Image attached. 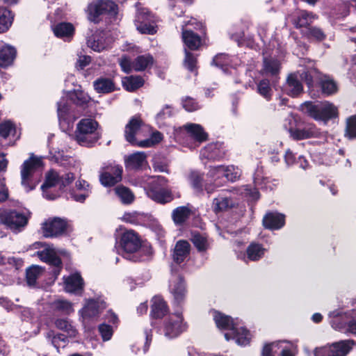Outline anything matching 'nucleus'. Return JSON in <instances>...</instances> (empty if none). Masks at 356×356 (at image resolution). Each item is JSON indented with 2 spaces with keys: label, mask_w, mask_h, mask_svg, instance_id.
<instances>
[{
  "label": "nucleus",
  "mask_w": 356,
  "mask_h": 356,
  "mask_svg": "<svg viewBox=\"0 0 356 356\" xmlns=\"http://www.w3.org/2000/svg\"><path fill=\"white\" fill-rule=\"evenodd\" d=\"M173 114V109L171 106L166 105L162 110L156 115V120L159 126L165 124V120L170 118Z\"/></svg>",
  "instance_id": "nucleus-58"
},
{
  "label": "nucleus",
  "mask_w": 356,
  "mask_h": 356,
  "mask_svg": "<svg viewBox=\"0 0 356 356\" xmlns=\"http://www.w3.org/2000/svg\"><path fill=\"white\" fill-rule=\"evenodd\" d=\"M16 54L13 47L6 46L0 50V67H6L13 63Z\"/></svg>",
  "instance_id": "nucleus-43"
},
{
  "label": "nucleus",
  "mask_w": 356,
  "mask_h": 356,
  "mask_svg": "<svg viewBox=\"0 0 356 356\" xmlns=\"http://www.w3.org/2000/svg\"><path fill=\"white\" fill-rule=\"evenodd\" d=\"M210 314L216 326L227 332L225 333L227 341L234 339L239 346H246L251 339L250 332L243 326V323L238 318L232 319L216 310L211 311Z\"/></svg>",
  "instance_id": "nucleus-1"
},
{
  "label": "nucleus",
  "mask_w": 356,
  "mask_h": 356,
  "mask_svg": "<svg viewBox=\"0 0 356 356\" xmlns=\"http://www.w3.org/2000/svg\"><path fill=\"white\" fill-rule=\"evenodd\" d=\"M154 58L150 54L138 56L134 61L131 62L127 57L124 56L120 60L122 70L129 73L132 70L143 71L153 65Z\"/></svg>",
  "instance_id": "nucleus-16"
},
{
  "label": "nucleus",
  "mask_w": 356,
  "mask_h": 356,
  "mask_svg": "<svg viewBox=\"0 0 356 356\" xmlns=\"http://www.w3.org/2000/svg\"><path fill=\"white\" fill-rule=\"evenodd\" d=\"M161 140L162 134L159 131H155L152 133L149 138L140 140L138 143V146L140 147H149L159 143Z\"/></svg>",
  "instance_id": "nucleus-55"
},
{
  "label": "nucleus",
  "mask_w": 356,
  "mask_h": 356,
  "mask_svg": "<svg viewBox=\"0 0 356 356\" xmlns=\"http://www.w3.org/2000/svg\"><path fill=\"white\" fill-rule=\"evenodd\" d=\"M213 63L216 66L221 67L226 72L227 68H224V67L230 65V58L225 54H218L213 58Z\"/></svg>",
  "instance_id": "nucleus-60"
},
{
  "label": "nucleus",
  "mask_w": 356,
  "mask_h": 356,
  "mask_svg": "<svg viewBox=\"0 0 356 356\" xmlns=\"http://www.w3.org/2000/svg\"><path fill=\"white\" fill-rule=\"evenodd\" d=\"M356 343L353 339L341 340L331 344L333 356H346Z\"/></svg>",
  "instance_id": "nucleus-35"
},
{
  "label": "nucleus",
  "mask_w": 356,
  "mask_h": 356,
  "mask_svg": "<svg viewBox=\"0 0 356 356\" xmlns=\"http://www.w3.org/2000/svg\"><path fill=\"white\" fill-rule=\"evenodd\" d=\"M116 195L124 204H129L134 200V195L131 191L124 186H119L115 188Z\"/></svg>",
  "instance_id": "nucleus-52"
},
{
  "label": "nucleus",
  "mask_w": 356,
  "mask_h": 356,
  "mask_svg": "<svg viewBox=\"0 0 356 356\" xmlns=\"http://www.w3.org/2000/svg\"><path fill=\"white\" fill-rule=\"evenodd\" d=\"M143 215L138 212L126 213L124 214L122 219L124 221L131 223L138 224L142 219Z\"/></svg>",
  "instance_id": "nucleus-63"
},
{
  "label": "nucleus",
  "mask_w": 356,
  "mask_h": 356,
  "mask_svg": "<svg viewBox=\"0 0 356 356\" xmlns=\"http://www.w3.org/2000/svg\"><path fill=\"white\" fill-rule=\"evenodd\" d=\"M151 316L154 318H160L164 316L168 312V307L164 300L155 296L152 299Z\"/></svg>",
  "instance_id": "nucleus-34"
},
{
  "label": "nucleus",
  "mask_w": 356,
  "mask_h": 356,
  "mask_svg": "<svg viewBox=\"0 0 356 356\" xmlns=\"http://www.w3.org/2000/svg\"><path fill=\"white\" fill-rule=\"evenodd\" d=\"M188 25L195 26V29L202 28V25L195 19L184 22L182 25V39L185 45L191 50H197L202 45V40L197 33L186 28Z\"/></svg>",
  "instance_id": "nucleus-17"
},
{
  "label": "nucleus",
  "mask_w": 356,
  "mask_h": 356,
  "mask_svg": "<svg viewBox=\"0 0 356 356\" xmlns=\"http://www.w3.org/2000/svg\"><path fill=\"white\" fill-rule=\"evenodd\" d=\"M263 225L269 229H280L285 225V216L277 212L268 213L263 218Z\"/></svg>",
  "instance_id": "nucleus-28"
},
{
  "label": "nucleus",
  "mask_w": 356,
  "mask_h": 356,
  "mask_svg": "<svg viewBox=\"0 0 356 356\" xmlns=\"http://www.w3.org/2000/svg\"><path fill=\"white\" fill-rule=\"evenodd\" d=\"M51 308L64 314H70L74 312L72 303L64 299H57L52 302Z\"/></svg>",
  "instance_id": "nucleus-47"
},
{
  "label": "nucleus",
  "mask_w": 356,
  "mask_h": 356,
  "mask_svg": "<svg viewBox=\"0 0 356 356\" xmlns=\"http://www.w3.org/2000/svg\"><path fill=\"white\" fill-rule=\"evenodd\" d=\"M122 168L118 165L107 166L100 175L99 180L104 186H111L122 180Z\"/></svg>",
  "instance_id": "nucleus-23"
},
{
  "label": "nucleus",
  "mask_w": 356,
  "mask_h": 356,
  "mask_svg": "<svg viewBox=\"0 0 356 356\" xmlns=\"http://www.w3.org/2000/svg\"><path fill=\"white\" fill-rule=\"evenodd\" d=\"M87 45L93 51L100 52L108 47L109 42L106 40L105 33L96 31L87 37Z\"/></svg>",
  "instance_id": "nucleus-27"
},
{
  "label": "nucleus",
  "mask_w": 356,
  "mask_h": 356,
  "mask_svg": "<svg viewBox=\"0 0 356 356\" xmlns=\"http://www.w3.org/2000/svg\"><path fill=\"white\" fill-rule=\"evenodd\" d=\"M70 230L67 222L60 218H48L41 224L42 234L46 238L58 237Z\"/></svg>",
  "instance_id": "nucleus-14"
},
{
  "label": "nucleus",
  "mask_w": 356,
  "mask_h": 356,
  "mask_svg": "<svg viewBox=\"0 0 356 356\" xmlns=\"http://www.w3.org/2000/svg\"><path fill=\"white\" fill-rule=\"evenodd\" d=\"M33 248L42 249L37 252L38 257L43 261L54 266V274L57 277L61 269V260L59 255L67 254L65 251L57 252L52 245L43 243L42 242H36L33 244Z\"/></svg>",
  "instance_id": "nucleus-7"
},
{
  "label": "nucleus",
  "mask_w": 356,
  "mask_h": 356,
  "mask_svg": "<svg viewBox=\"0 0 356 356\" xmlns=\"http://www.w3.org/2000/svg\"><path fill=\"white\" fill-rule=\"evenodd\" d=\"M344 136L349 140L356 139V114L346 119Z\"/></svg>",
  "instance_id": "nucleus-50"
},
{
  "label": "nucleus",
  "mask_w": 356,
  "mask_h": 356,
  "mask_svg": "<svg viewBox=\"0 0 356 356\" xmlns=\"http://www.w3.org/2000/svg\"><path fill=\"white\" fill-rule=\"evenodd\" d=\"M278 351L280 352V356H295L297 350L293 343L280 341L265 346L263 348L262 356H273Z\"/></svg>",
  "instance_id": "nucleus-20"
},
{
  "label": "nucleus",
  "mask_w": 356,
  "mask_h": 356,
  "mask_svg": "<svg viewBox=\"0 0 356 356\" xmlns=\"http://www.w3.org/2000/svg\"><path fill=\"white\" fill-rule=\"evenodd\" d=\"M15 131V127L10 121H6L0 124V135L4 138L13 136Z\"/></svg>",
  "instance_id": "nucleus-57"
},
{
  "label": "nucleus",
  "mask_w": 356,
  "mask_h": 356,
  "mask_svg": "<svg viewBox=\"0 0 356 356\" xmlns=\"http://www.w3.org/2000/svg\"><path fill=\"white\" fill-rule=\"evenodd\" d=\"M105 308V303L101 300H88L84 307L81 311L83 318H93Z\"/></svg>",
  "instance_id": "nucleus-30"
},
{
  "label": "nucleus",
  "mask_w": 356,
  "mask_h": 356,
  "mask_svg": "<svg viewBox=\"0 0 356 356\" xmlns=\"http://www.w3.org/2000/svg\"><path fill=\"white\" fill-rule=\"evenodd\" d=\"M57 114L60 126L63 129L72 127L76 117L70 111V106L65 97H62L57 103Z\"/></svg>",
  "instance_id": "nucleus-21"
},
{
  "label": "nucleus",
  "mask_w": 356,
  "mask_h": 356,
  "mask_svg": "<svg viewBox=\"0 0 356 356\" xmlns=\"http://www.w3.org/2000/svg\"><path fill=\"white\" fill-rule=\"evenodd\" d=\"M42 273V269L38 266H33L29 268L26 271L27 284L31 286H35L37 280L40 277Z\"/></svg>",
  "instance_id": "nucleus-51"
},
{
  "label": "nucleus",
  "mask_w": 356,
  "mask_h": 356,
  "mask_svg": "<svg viewBox=\"0 0 356 356\" xmlns=\"http://www.w3.org/2000/svg\"><path fill=\"white\" fill-rule=\"evenodd\" d=\"M280 70V63L275 58H265L264 59V65L262 73L266 75L275 76L277 74Z\"/></svg>",
  "instance_id": "nucleus-44"
},
{
  "label": "nucleus",
  "mask_w": 356,
  "mask_h": 356,
  "mask_svg": "<svg viewBox=\"0 0 356 356\" xmlns=\"http://www.w3.org/2000/svg\"><path fill=\"white\" fill-rule=\"evenodd\" d=\"M42 167L41 158L31 155L21 166V183L26 191L33 190L40 181Z\"/></svg>",
  "instance_id": "nucleus-4"
},
{
  "label": "nucleus",
  "mask_w": 356,
  "mask_h": 356,
  "mask_svg": "<svg viewBox=\"0 0 356 356\" xmlns=\"http://www.w3.org/2000/svg\"><path fill=\"white\" fill-rule=\"evenodd\" d=\"M284 127L288 129L291 137L294 140H305L309 138L312 136L310 123H305V121L293 114H290L286 118Z\"/></svg>",
  "instance_id": "nucleus-9"
},
{
  "label": "nucleus",
  "mask_w": 356,
  "mask_h": 356,
  "mask_svg": "<svg viewBox=\"0 0 356 356\" xmlns=\"http://www.w3.org/2000/svg\"><path fill=\"white\" fill-rule=\"evenodd\" d=\"M101 136L99 123L91 118L81 119L77 123L74 134L75 141L86 147L94 146Z\"/></svg>",
  "instance_id": "nucleus-3"
},
{
  "label": "nucleus",
  "mask_w": 356,
  "mask_h": 356,
  "mask_svg": "<svg viewBox=\"0 0 356 356\" xmlns=\"http://www.w3.org/2000/svg\"><path fill=\"white\" fill-rule=\"evenodd\" d=\"M233 205V202L227 197L219 195L213 201L212 208L215 213L223 211Z\"/></svg>",
  "instance_id": "nucleus-48"
},
{
  "label": "nucleus",
  "mask_w": 356,
  "mask_h": 356,
  "mask_svg": "<svg viewBox=\"0 0 356 356\" xmlns=\"http://www.w3.org/2000/svg\"><path fill=\"white\" fill-rule=\"evenodd\" d=\"M311 19L312 17L308 13L301 12L296 22V26L301 29L302 34L308 37L312 35V28L310 26Z\"/></svg>",
  "instance_id": "nucleus-45"
},
{
  "label": "nucleus",
  "mask_w": 356,
  "mask_h": 356,
  "mask_svg": "<svg viewBox=\"0 0 356 356\" xmlns=\"http://www.w3.org/2000/svg\"><path fill=\"white\" fill-rule=\"evenodd\" d=\"M126 168L131 170H138L145 168L147 162V156L144 152H136L124 159Z\"/></svg>",
  "instance_id": "nucleus-31"
},
{
  "label": "nucleus",
  "mask_w": 356,
  "mask_h": 356,
  "mask_svg": "<svg viewBox=\"0 0 356 356\" xmlns=\"http://www.w3.org/2000/svg\"><path fill=\"white\" fill-rule=\"evenodd\" d=\"M55 327L66 333L68 337L74 338L78 334V331L73 325L72 321L67 318H58L54 321Z\"/></svg>",
  "instance_id": "nucleus-36"
},
{
  "label": "nucleus",
  "mask_w": 356,
  "mask_h": 356,
  "mask_svg": "<svg viewBox=\"0 0 356 356\" xmlns=\"http://www.w3.org/2000/svg\"><path fill=\"white\" fill-rule=\"evenodd\" d=\"M314 89L323 97L334 95L339 90L338 85L332 76L313 66V90Z\"/></svg>",
  "instance_id": "nucleus-8"
},
{
  "label": "nucleus",
  "mask_w": 356,
  "mask_h": 356,
  "mask_svg": "<svg viewBox=\"0 0 356 356\" xmlns=\"http://www.w3.org/2000/svg\"><path fill=\"white\" fill-rule=\"evenodd\" d=\"M225 178L227 181H235L241 176V170L234 165L225 166Z\"/></svg>",
  "instance_id": "nucleus-56"
},
{
  "label": "nucleus",
  "mask_w": 356,
  "mask_h": 356,
  "mask_svg": "<svg viewBox=\"0 0 356 356\" xmlns=\"http://www.w3.org/2000/svg\"><path fill=\"white\" fill-rule=\"evenodd\" d=\"M117 250L123 257L134 261L147 260L152 254L151 248L142 245L139 236L133 230H127L122 234Z\"/></svg>",
  "instance_id": "nucleus-2"
},
{
  "label": "nucleus",
  "mask_w": 356,
  "mask_h": 356,
  "mask_svg": "<svg viewBox=\"0 0 356 356\" xmlns=\"http://www.w3.org/2000/svg\"><path fill=\"white\" fill-rule=\"evenodd\" d=\"M117 10V5L111 0H97L88 5L86 13L89 21L98 23L101 15L104 14L115 15Z\"/></svg>",
  "instance_id": "nucleus-10"
},
{
  "label": "nucleus",
  "mask_w": 356,
  "mask_h": 356,
  "mask_svg": "<svg viewBox=\"0 0 356 356\" xmlns=\"http://www.w3.org/2000/svg\"><path fill=\"white\" fill-rule=\"evenodd\" d=\"M192 241L198 251L203 252L208 248V242L205 237L200 234H193Z\"/></svg>",
  "instance_id": "nucleus-59"
},
{
  "label": "nucleus",
  "mask_w": 356,
  "mask_h": 356,
  "mask_svg": "<svg viewBox=\"0 0 356 356\" xmlns=\"http://www.w3.org/2000/svg\"><path fill=\"white\" fill-rule=\"evenodd\" d=\"M54 35L65 41L72 39L74 33V28L70 23L62 22L52 27Z\"/></svg>",
  "instance_id": "nucleus-33"
},
{
  "label": "nucleus",
  "mask_w": 356,
  "mask_h": 356,
  "mask_svg": "<svg viewBox=\"0 0 356 356\" xmlns=\"http://www.w3.org/2000/svg\"><path fill=\"white\" fill-rule=\"evenodd\" d=\"M191 213V209L188 206H182L173 210L172 217L175 224L181 225L190 217Z\"/></svg>",
  "instance_id": "nucleus-41"
},
{
  "label": "nucleus",
  "mask_w": 356,
  "mask_h": 356,
  "mask_svg": "<svg viewBox=\"0 0 356 356\" xmlns=\"http://www.w3.org/2000/svg\"><path fill=\"white\" fill-rule=\"evenodd\" d=\"M337 106L329 101H317L313 104V120L327 124L329 121L339 118Z\"/></svg>",
  "instance_id": "nucleus-11"
},
{
  "label": "nucleus",
  "mask_w": 356,
  "mask_h": 356,
  "mask_svg": "<svg viewBox=\"0 0 356 356\" xmlns=\"http://www.w3.org/2000/svg\"><path fill=\"white\" fill-rule=\"evenodd\" d=\"M122 83L127 90L134 91L143 85L144 80L139 76H130L125 77L122 80Z\"/></svg>",
  "instance_id": "nucleus-49"
},
{
  "label": "nucleus",
  "mask_w": 356,
  "mask_h": 356,
  "mask_svg": "<svg viewBox=\"0 0 356 356\" xmlns=\"http://www.w3.org/2000/svg\"><path fill=\"white\" fill-rule=\"evenodd\" d=\"M266 249L258 243H250L246 249V254H243V259L248 261H257L264 257Z\"/></svg>",
  "instance_id": "nucleus-32"
},
{
  "label": "nucleus",
  "mask_w": 356,
  "mask_h": 356,
  "mask_svg": "<svg viewBox=\"0 0 356 356\" xmlns=\"http://www.w3.org/2000/svg\"><path fill=\"white\" fill-rule=\"evenodd\" d=\"M144 129L141 120L138 118H132L125 127L126 140L134 145H138L140 142L138 137L140 136V132Z\"/></svg>",
  "instance_id": "nucleus-26"
},
{
  "label": "nucleus",
  "mask_w": 356,
  "mask_h": 356,
  "mask_svg": "<svg viewBox=\"0 0 356 356\" xmlns=\"http://www.w3.org/2000/svg\"><path fill=\"white\" fill-rule=\"evenodd\" d=\"M0 222L13 232H19L26 225L28 217L16 210L0 209Z\"/></svg>",
  "instance_id": "nucleus-12"
},
{
  "label": "nucleus",
  "mask_w": 356,
  "mask_h": 356,
  "mask_svg": "<svg viewBox=\"0 0 356 356\" xmlns=\"http://www.w3.org/2000/svg\"><path fill=\"white\" fill-rule=\"evenodd\" d=\"M44 337L47 342L56 349L61 346L64 347L67 342V337L63 334L56 332L53 330H47L44 334Z\"/></svg>",
  "instance_id": "nucleus-39"
},
{
  "label": "nucleus",
  "mask_w": 356,
  "mask_h": 356,
  "mask_svg": "<svg viewBox=\"0 0 356 356\" xmlns=\"http://www.w3.org/2000/svg\"><path fill=\"white\" fill-rule=\"evenodd\" d=\"M64 289L66 292L81 294L83 291L84 282L79 273L63 277Z\"/></svg>",
  "instance_id": "nucleus-25"
},
{
  "label": "nucleus",
  "mask_w": 356,
  "mask_h": 356,
  "mask_svg": "<svg viewBox=\"0 0 356 356\" xmlns=\"http://www.w3.org/2000/svg\"><path fill=\"white\" fill-rule=\"evenodd\" d=\"M174 135L175 139L179 142H181L185 136H188L198 143L205 141L208 136L200 124L194 123H188L183 127L175 128Z\"/></svg>",
  "instance_id": "nucleus-13"
},
{
  "label": "nucleus",
  "mask_w": 356,
  "mask_h": 356,
  "mask_svg": "<svg viewBox=\"0 0 356 356\" xmlns=\"http://www.w3.org/2000/svg\"><path fill=\"white\" fill-rule=\"evenodd\" d=\"M350 4L348 1H339L334 6V14L337 18H343L350 14Z\"/></svg>",
  "instance_id": "nucleus-53"
},
{
  "label": "nucleus",
  "mask_w": 356,
  "mask_h": 356,
  "mask_svg": "<svg viewBox=\"0 0 356 356\" xmlns=\"http://www.w3.org/2000/svg\"><path fill=\"white\" fill-rule=\"evenodd\" d=\"M184 65L191 72H193L196 67V58L187 49H185Z\"/></svg>",
  "instance_id": "nucleus-62"
},
{
  "label": "nucleus",
  "mask_w": 356,
  "mask_h": 356,
  "mask_svg": "<svg viewBox=\"0 0 356 356\" xmlns=\"http://www.w3.org/2000/svg\"><path fill=\"white\" fill-rule=\"evenodd\" d=\"M257 91L259 95L266 99H270L272 96V89L270 86L269 81L267 79L261 81L257 86Z\"/></svg>",
  "instance_id": "nucleus-54"
},
{
  "label": "nucleus",
  "mask_w": 356,
  "mask_h": 356,
  "mask_svg": "<svg viewBox=\"0 0 356 356\" xmlns=\"http://www.w3.org/2000/svg\"><path fill=\"white\" fill-rule=\"evenodd\" d=\"M79 86H74L72 90L65 91L66 96L69 97L75 104L84 106L90 102V97L80 88Z\"/></svg>",
  "instance_id": "nucleus-29"
},
{
  "label": "nucleus",
  "mask_w": 356,
  "mask_h": 356,
  "mask_svg": "<svg viewBox=\"0 0 356 356\" xmlns=\"http://www.w3.org/2000/svg\"><path fill=\"white\" fill-rule=\"evenodd\" d=\"M74 179L71 172L61 173L50 170L46 175L45 182L42 185L43 196L47 200H54L58 195L53 193V188L58 186L61 190L69 185Z\"/></svg>",
  "instance_id": "nucleus-6"
},
{
  "label": "nucleus",
  "mask_w": 356,
  "mask_h": 356,
  "mask_svg": "<svg viewBox=\"0 0 356 356\" xmlns=\"http://www.w3.org/2000/svg\"><path fill=\"white\" fill-rule=\"evenodd\" d=\"M182 106L186 111L192 112L199 108L198 103L191 97H186L182 100Z\"/></svg>",
  "instance_id": "nucleus-64"
},
{
  "label": "nucleus",
  "mask_w": 356,
  "mask_h": 356,
  "mask_svg": "<svg viewBox=\"0 0 356 356\" xmlns=\"http://www.w3.org/2000/svg\"><path fill=\"white\" fill-rule=\"evenodd\" d=\"M190 245L186 241H179L176 243L172 254L173 260L177 264H181L188 256Z\"/></svg>",
  "instance_id": "nucleus-37"
},
{
  "label": "nucleus",
  "mask_w": 356,
  "mask_h": 356,
  "mask_svg": "<svg viewBox=\"0 0 356 356\" xmlns=\"http://www.w3.org/2000/svg\"><path fill=\"white\" fill-rule=\"evenodd\" d=\"M225 165L210 167L207 176L211 179L217 186H220L225 182Z\"/></svg>",
  "instance_id": "nucleus-40"
},
{
  "label": "nucleus",
  "mask_w": 356,
  "mask_h": 356,
  "mask_svg": "<svg viewBox=\"0 0 356 356\" xmlns=\"http://www.w3.org/2000/svg\"><path fill=\"white\" fill-rule=\"evenodd\" d=\"M76 190L72 195L75 201L79 202H83L90 193V185L82 179L76 181Z\"/></svg>",
  "instance_id": "nucleus-38"
},
{
  "label": "nucleus",
  "mask_w": 356,
  "mask_h": 356,
  "mask_svg": "<svg viewBox=\"0 0 356 356\" xmlns=\"http://www.w3.org/2000/svg\"><path fill=\"white\" fill-rule=\"evenodd\" d=\"M134 24L140 33L152 35L156 32L154 17L145 8L138 10Z\"/></svg>",
  "instance_id": "nucleus-18"
},
{
  "label": "nucleus",
  "mask_w": 356,
  "mask_h": 356,
  "mask_svg": "<svg viewBox=\"0 0 356 356\" xmlns=\"http://www.w3.org/2000/svg\"><path fill=\"white\" fill-rule=\"evenodd\" d=\"M226 154V149L223 143L217 142L208 144L201 150L202 158L212 161H219L224 158Z\"/></svg>",
  "instance_id": "nucleus-24"
},
{
  "label": "nucleus",
  "mask_w": 356,
  "mask_h": 356,
  "mask_svg": "<svg viewBox=\"0 0 356 356\" xmlns=\"http://www.w3.org/2000/svg\"><path fill=\"white\" fill-rule=\"evenodd\" d=\"M95 90L99 93H108L115 90L113 81L108 78H99L94 81Z\"/></svg>",
  "instance_id": "nucleus-42"
},
{
  "label": "nucleus",
  "mask_w": 356,
  "mask_h": 356,
  "mask_svg": "<svg viewBox=\"0 0 356 356\" xmlns=\"http://www.w3.org/2000/svg\"><path fill=\"white\" fill-rule=\"evenodd\" d=\"M170 291L173 296L174 303L181 305L186 296L187 291L183 278L179 275H172L170 281Z\"/></svg>",
  "instance_id": "nucleus-22"
},
{
  "label": "nucleus",
  "mask_w": 356,
  "mask_h": 356,
  "mask_svg": "<svg viewBox=\"0 0 356 356\" xmlns=\"http://www.w3.org/2000/svg\"><path fill=\"white\" fill-rule=\"evenodd\" d=\"M13 15L10 10L0 8V33L6 32L13 23Z\"/></svg>",
  "instance_id": "nucleus-46"
},
{
  "label": "nucleus",
  "mask_w": 356,
  "mask_h": 356,
  "mask_svg": "<svg viewBox=\"0 0 356 356\" xmlns=\"http://www.w3.org/2000/svg\"><path fill=\"white\" fill-rule=\"evenodd\" d=\"M189 181L193 188L197 191L202 190V177L197 172H193L189 175Z\"/></svg>",
  "instance_id": "nucleus-61"
},
{
  "label": "nucleus",
  "mask_w": 356,
  "mask_h": 356,
  "mask_svg": "<svg viewBox=\"0 0 356 356\" xmlns=\"http://www.w3.org/2000/svg\"><path fill=\"white\" fill-rule=\"evenodd\" d=\"M147 186H144L146 194L152 200L165 204L172 200L173 197L171 191L165 187L167 179L164 177H147Z\"/></svg>",
  "instance_id": "nucleus-5"
},
{
  "label": "nucleus",
  "mask_w": 356,
  "mask_h": 356,
  "mask_svg": "<svg viewBox=\"0 0 356 356\" xmlns=\"http://www.w3.org/2000/svg\"><path fill=\"white\" fill-rule=\"evenodd\" d=\"M309 72H302L298 73L290 74L286 79V82L284 86L285 92L291 97H297L303 91V86L299 80V76L302 79H305L307 84L310 85V80L308 78Z\"/></svg>",
  "instance_id": "nucleus-19"
},
{
  "label": "nucleus",
  "mask_w": 356,
  "mask_h": 356,
  "mask_svg": "<svg viewBox=\"0 0 356 356\" xmlns=\"http://www.w3.org/2000/svg\"><path fill=\"white\" fill-rule=\"evenodd\" d=\"M186 329V323L184 322L180 311L169 315L164 321L163 333L169 339L177 337Z\"/></svg>",
  "instance_id": "nucleus-15"
}]
</instances>
